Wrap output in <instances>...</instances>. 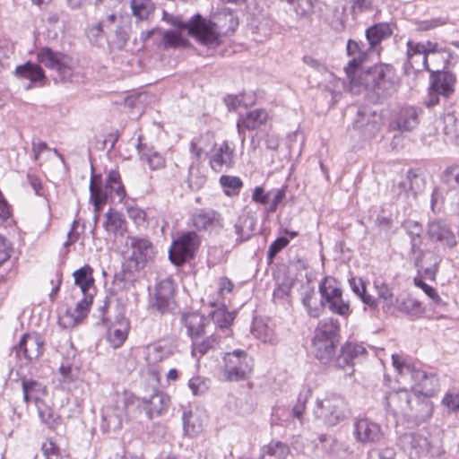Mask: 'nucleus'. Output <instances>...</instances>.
Wrapping results in <instances>:
<instances>
[{"instance_id": "1", "label": "nucleus", "mask_w": 459, "mask_h": 459, "mask_svg": "<svg viewBox=\"0 0 459 459\" xmlns=\"http://www.w3.org/2000/svg\"><path fill=\"white\" fill-rule=\"evenodd\" d=\"M349 80L350 91L352 93L368 91L378 99H385L396 91L399 78L393 65L377 64L368 68L363 66Z\"/></svg>"}, {"instance_id": "2", "label": "nucleus", "mask_w": 459, "mask_h": 459, "mask_svg": "<svg viewBox=\"0 0 459 459\" xmlns=\"http://www.w3.org/2000/svg\"><path fill=\"white\" fill-rule=\"evenodd\" d=\"M338 343V321L333 318L321 320L315 330V336L312 340V352L315 357L322 364L333 368Z\"/></svg>"}, {"instance_id": "3", "label": "nucleus", "mask_w": 459, "mask_h": 459, "mask_svg": "<svg viewBox=\"0 0 459 459\" xmlns=\"http://www.w3.org/2000/svg\"><path fill=\"white\" fill-rule=\"evenodd\" d=\"M403 227L411 238V251L413 255L419 253L415 257V265L419 271H423L424 276L435 280L438 264L441 259L432 252L423 253L420 250L422 244L421 233L422 227L414 221H406Z\"/></svg>"}, {"instance_id": "4", "label": "nucleus", "mask_w": 459, "mask_h": 459, "mask_svg": "<svg viewBox=\"0 0 459 459\" xmlns=\"http://www.w3.org/2000/svg\"><path fill=\"white\" fill-rule=\"evenodd\" d=\"M393 365L402 377H409L416 386L420 387L418 393L426 397L433 396L438 390V379L435 374L417 368L413 364L406 362L398 354L392 355Z\"/></svg>"}, {"instance_id": "5", "label": "nucleus", "mask_w": 459, "mask_h": 459, "mask_svg": "<svg viewBox=\"0 0 459 459\" xmlns=\"http://www.w3.org/2000/svg\"><path fill=\"white\" fill-rule=\"evenodd\" d=\"M171 24L178 29L186 30L188 35L195 38L199 43L210 48H214L221 44L216 23L206 20L199 13L194 15L189 22H186L174 19Z\"/></svg>"}, {"instance_id": "6", "label": "nucleus", "mask_w": 459, "mask_h": 459, "mask_svg": "<svg viewBox=\"0 0 459 459\" xmlns=\"http://www.w3.org/2000/svg\"><path fill=\"white\" fill-rule=\"evenodd\" d=\"M314 415L325 425L335 426L344 420L349 415L348 404L344 398L336 394H331L324 399L317 400L314 407Z\"/></svg>"}, {"instance_id": "7", "label": "nucleus", "mask_w": 459, "mask_h": 459, "mask_svg": "<svg viewBox=\"0 0 459 459\" xmlns=\"http://www.w3.org/2000/svg\"><path fill=\"white\" fill-rule=\"evenodd\" d=\"M97 178L93 176L91 180L90 193L91 201L94 206V212L98 213L101 206L107 202L108 196L116 194L120 200L126 195L124 186L121 182L120 174L117 170H111L107 178V182L104 187L97 186Z\"/></svg>"}, {"instance_id": "8", "label": "nucleus", "mask_w": 459, "mask_h": 459, "mask_svg": "<svg viewBox=\"0 0 459 459\" xmlns=\"http://www.w3.org/2000/svg\"><path fill=\"white\" fill-rule=\"evenodd\" d=\"M428 71L430 72V83L425 104L434 107L439 103L440 97L447 99L454 93L456 77L449 71H434L431 68Z\"/></svg>"}, {"instance_id": "9", "label": "nucleus", "mask_w": 459, "mask_h": 459, "mask_svg": "<svg viewBox=\"0 0 459 459\" xmlns=\"http://www.w3.org/2000/svg\"><path fill=\"white\" fill-rule=\"evenodd\" d=\"M223 362V376L228 381L246 380L253 369L252 359L243 350L225 353Z\"/></svg>"}, {"instance_id": "10", "label": "nucleus", "mask_w": 459, "mask_h": 459, "mask_svg": "<svg viewBox=\"0 0 459 459\" xmlns=\"http://www.w3.org/2000/svg\"><path fill=\"white\" fill-rule=\"evenodd\" d=\"M37 59L46 68L56 71L61 81L66 82L72 77L74 61L69 56L46 47L38 50Z\"/></svg>"}, {"instance_id": "11", "label": "nucleus", "mask_w": 459, "mask_h": 459, "mask_svg": "<svg viewBox=\"0 0 459 459\" xmlns=\"http://www.w3.org/2000/svg\"><path fill=\"white\" fill-rule=\"evenodd\" d=\"M200 245V238L195 231L183 233L173 244L169 252V257L177 266L184 264L193 258Z\"/></svg>"}, {"instance_id": "12", "label": "nucleus", "mask_w": 459, "mask_h": 459, "mask_svg": "<svg viewBox=\"0 0 459 459\" xmlns=\"http://www.w3.org/2000/svg\"><path fill=\"white\" fill-rule=\"evenodd\" d=\"M128 245L132 253L127 260L126 268L129 271H140L155 256L152 243L144 238L130 237Z\"/></svg>"}, {"instance_id": "13", "label": "nucleus", "mask_w": 459, "mask_h": 459, "mask_svg": "<svg viewBox=\"0 0 459 459\" xmlns=\"http://www.w3.org/2000/svg\"><path fill=\"white\" fill-rule=\"evenodd\" d=\"M366 355L367 350L362 344L348 342L341 347L333 368L343 370L346 376H351L354 372L355 363L364 359Z\"/></svg>"}, {"instance_id": "14", "label": "nucleus", "mask_w": 459, "mask_h": 459, "mask_svg": "<svg viewBox=\"0 0 459 459\" xmlns=\"http://www.w3.org/2000/svg\"><path fill=\"white\" fill-rule=\"evenodd\" d=\"M175 285L170 278L160 281L155 288L150 307L161 314L166 313L175 302Z\"/></svg>"}, {"instance_id": "15", "label": "nucleus", "mask_w": 459, "mask_h": 459, "mask_svg": "<svg viewBox=\"0 0 459 459\" xmlns=\"http://www.w3.org/2000/svg\"><path fill=\"white\" fill-rule=\"evenodd\" d=\"M413 393L407 389H399L388 393L385 399L386 411L395 418L406 419L408 411H410Z\"/></svg>"}, {"instance_id": "16", "label": "nucleus", "mask_w": 459, "mask_h": 459, "mask_svg": "<svg viewBox=\"0 0 459 459\" xmlns=\"http://www.w3.org/2000/svg\"><path fill=\"white\" fill-rule=\"evenodd\" d=\"M427 236L431 242L437 243L443 247L453 248L457 244L455 233L443 221H429L427 227Z\"/></svg>"}, {"instance_id": "17", "label": "nucleus", "mask_w": 459, "mask_h": 459, "mask_svg": "<svg viewBox=\"0 0 459 459\" xmlns=\"http://www.w3.org/2000/svg\"><path fill=\"white\" fill-rule=\"evenodd\" d=\"M353 434L356 440L362 444L377 443L384 436L380 425L367 418L354 423Z\"/></svg>"}, {"instance_id": "18", "label": "nucleus", "mask_w": 459, "mask_h": 459, "mask_svg": "<svg viewBox=\"0 0 459 459\" xmlns=\"http://www.w3.org/2000/svg\"><path fill=\"white\" fill-rule=\"evenodd\" d=\"M424 185V178L416 171L410 169L404 178L393 186V192L404 198H416L418 193L423 190Z\"/></svg>"}, {"instance_id": "19", "label": "nucleus", "mask_w": 459, "mask_h": 459, "mask_svg": "<svg viewBox=\"0 0 459 459\" xmlns=\"http://www.w3.org/2000/svg\"><path fill=\"white\" fill-rule=\"evenodd\" d=\"M43 341L39 336L24 334L13 348L16 357L24 359L26 362L39 358L43 354Z\"/></svg>"}, {"instance_id": "20", "label": "nucleus", "mask_w": 459, "mask_h": 459, "mask_svg": "<svg viewBox=\"0 0 459 459\" xmlns=\"http://www.w3.org/2000/svg\"><path fill=\"white\" fill-rule=\"evenodd\" d=\"M399 445L410 455L421 456L429 454L430 443L427 437L418 432L404 433L399 437Z\"/></svg>"}, {"instance_id": "21", "label": "nucleus", "mask_w": 459, "mask_h": 459, "mask_svg": "<svg viewBox=\"0 0 459 459\" xmlns=\"http://www.w3.org/2000/svg\"><path fill=\"white\" fill-rule=\"evenodd\" d=\"M368 51L370 50L368 48H366L364 43L353 39L348 40L347 54L351 58L345 67V72L349 79L363 67L364 63L368 59Z\"/></svg>"}, {"instance_id": "22", "label": "nucleus", "mask_w": 459, "mask_h": 459, "mask_svg": "<svg viewBox=\"0 0 459 459\" xmlns=\"http://www.w3.org/2000/svg\"><path fill=\"white\" fill-rule=\"evenodd\" d=\"M423 109L415 106H403L395 116V126L400 132H411L420 123Z\"/></svg>"}, {"instance_id": "23", "label": "nucleus", "mask_w": 459, "mask_h": 459, "mask_svg": "<svg viewBox=\"0 0 459 459\" xmlns=\"http://www.w3.org/2000/svg\"><path fill=\"white\" fill-rule=\"evenodd\" d=\"M429 398L414 392L406 420L417 424L428 420L433 411V404Z\"/></svg>"}, {"instance_id": "24", "label": "nucleus", "mask_w": 459, "mask_h": 459, "mask_svg": "<svg viewBox=\"0 0 459 459\" xmlns=\"http://www.w3.org/2000/svg\"><path fill=\"white\" fill-rule=\"evenodd\" d=\"M169 397L166 394L155 391L149 397H143L139 406L145 411L147 417L152 420L161 415L169 407Z\"/></svg>"}, {"instance_id": "25", "label": "nucleus", "mask_w": 459, "mask_h": 459, "mask_svg": "<svg viewBox=\"0 0 459 459\" xmlns=\"http://www.w3.org/2000/svg\"><path fill=\"white\" fill-rule=\"evenodd\" d=\"M268 118L264 109H255L238 118L237 129L242 143L246 139L245 130H255L264 125Z\"/></svg>"}, {"instance_id": "26", "label": "nucleus", "mask_w": 459, "mask_h": 459, "mask_svg": "<svg viewBox=\"0 0 459 459\" xmlns=\"http://www.w3.org/2000/svg\"><path fill=\"white\" fill-rule=\"evenodd\" d=\"M15 75L20 79H25L30 82L26 87L27 90H30L34 83L40 82V85H43V82L46 80L45 72L42 67L30 61L16 66Z\"/></svg>"}, {"instance_id": "27", "label": "nucleus", "mask_w": 459, "mask_h": 459, "mask_svg": "<svg viewBox=\"0 0 459 459\" xmlns=\"http://www.w3.org/2000/svg\"><path fill=\"white\" fill-rule=\"evenodd\" d=\"M182 322L187 329L191 338L200 337L206 333V328L211 325V319L199 313H190L182 316Z\"/></svg>"}, {"instance_id": "28", "label": "nucleus", "mask_w": 459, "mask_h": 459, "mask_svg": "<svg viewBox=\"0 0 459 459\" xmlns=\"http://www.w3.org/2000/svg\"><path fill=\"white\" fill-rule=\"evenodd\" d=\"M141 160L147 162L152 169H159L165 166L164 158L157 152L152 146H148L143 143V136L140 134L137 138L136 145Z\"/></svg>"}, {"instance_id": "29", "label": "nucleus", "mask_w": 459, "mask_h": 459, "mask_svg": "<svg viewBox=\"0 0 459 459\" xmlns=\"http://www.w3.org/2000/svg\"><path fill=\"white\" fill-rule=\"evenodd\" d=\"M234 150L231 149L227 141H224L219 148L215 149L210 164L213 170L221 171L222 167L230 168L233 165Z\"/></svg>"}, {"instance_id": "30", "label": "nucleus", "mask_w": 459, "mask_h": 459, "mask_svg": "<svg viewBox=\"0 0 459 459\" xmlns=\"http://www.w3.org/2000/svg\"><path fill=\"white\" fill-rule=\"evenodd\" d=\"M124 418V408L107 406L102 411L101 429L103 432L119 429Z\"/></svg>"}, {"instance_id": "31", "label": "nucleus", "mask_w": 459, "mask_h": 459, "mask_svg": "<svg viewBox=\"0 0 459 459\" xmlns=\"http://www.w3.org/2000/svg\"><path fill=\"white\" fill-rule=\"evenodd\" d=\"M376 114L359 110L354 120V127L360 130L365 137H372L379 130Z\"/></svg>"}, {"instance_id": "32", "label": "nucleus", "mask_w": 459, "mask_h": 459, "mask_svg": "<svg viewBox=\"0 0 459 459\" xmlns=\"http://www.w3.org/2000/svg\"><path fill=\"white\" fill-rule=\"evenodd\" d=\"M393 33L390 24L387 22L377 23L366 30V38L368 42V49L374 51L382 40L388 39Z\"/></svg>"}, {"instance_id": "33", "label": "nucleus", "mask_w": 459, "mask_h": 459, "mask_svg": "<svg viewBox=\"0 0 459 459\" xmlns=\"http://www.w3.org/2000/svg\"><path fill=\"white\" fill-rule=\"evenodd\" d=\"M37 411L41 421L50 429H56L62 421L60 415L42 399H37Z\"/></svg>"}, {"instance_id": "34", "label": "nucleus", "mask_w": 459, "mask_h": 459, "mask_svg": "<svg viewBox=\"0 0 459 459\" xmlns=\"http://www.w3.org/2000/svg\"><path fill=\"white\" fill-rule=\"evenodd\" d=\"M129 324L126 318H122L112 325L108 330V341L113 348L120 347L127 337Z\"/></svg>"}, {"instance_id": "35", "label": "nucleus", "mask_w": 459, "mask_h": 459, "mask_svg": "<svg viewBox=\"0 0 459 459\" xmlns=\"http://www.w3.org/2000/svg\"><path fill=\"white\" fill-rule=\"evenodd\" d=\"M173 354L172 347L163 342H158L147 347L146 360L149 364H157Z\"/></svg>"}, {"instance_id": "36", "label": "nucleus", "mask_w": 459, "mask_h": 459, "mask_svg": "<svg viewBox=\"0 0 459 459\" xmlns=\"http://www.w3.org/2000/svg\"><path fill=\"white\" fill-rule=\"evenodd\" d=\"M290 453L289 446L281 441H272L261 449L260 459H286Z\"/></svg>"}, {"instance_id": "37", "label": "nucleus", "mask_w": 459, "mask_h": 459, "mask_svg": "<svg viewBox=\"0 0 459 459\" xmlns=\"http://www.w3.org/2000/svg\"><path fill=\"white\" fill-rule=\"evenodd\" d=\"M220 213L214 210L203 209L192 217L194 226L198 230H208L220 221Z\"/></svg>"}, {"instance_id": "38", "label": "nucleus", "mask_w": 459, "mask_h": 459, "mask_svg": "<svg viewBox=\"0 0 459 459\" xmlns=\"http://www.w3.org/2000/svg\"><path fill=\"white\" fill-rule=\"evenodd\" d=\"M92 272L93 270L90 265H84L74 273V282L80 287L82 294L91 293V290L94 289Z\"/></svg>"}, {"instance_id": "39", "label": "nucleus", "mask_w": 459, "mask_h": 459, "mask_svg": "<svg viewBox=\"0 0 459 459\" xmlns=\"http://www.w3.org/2000/svg\"><path fill=\"white\" fill-rule=\"evenodd\" d=\"M183 428L186 435L194 437L204 429V421L197 412L184 411L182 414Z\"/></svg>"}, {"instance_id": "40", "label": "nucleus", "mask_w": 459, "mask_h": 459, "mask_svg": "<svg viewBox=\"0 0 459 459\" xmlns=\"http://www.w3.org/2000/svg\"><path fill=\"white\" fill-rule=\"evenodd\" d=\"M22 386L23 398L27 403L33 400L37 404V399H41L40 395L46 392V387L35 380L22 379Z\"/></svg>"}, {"instance_id": "41", "label": "nucleus", "mask_w": 459, "mask_h": 459, "mask_svg": "<svg viewBox=\"0 0 459 459\" xmlns=\"http://www.w3.org/2000/svg\"><path fill=\"white\" fill-rule=\"evenodd\" d=\"M106 39L110 46L122 49L129 39L126 27L119 23L110 32H107Z\"/></svg>"}, {"instance_id": "42", "label": "nucleus", "mask_w": 459, "mask_h": 459, "mask_svg": "<svg viewBox=\"0 0 459 459\" xmlns=\"http://www.w3.org/2000/svg\"><path fill=\"white\" fill-rule=\"evenodd\" d=\"M106 218L107 220L104 222L106 230L114 234L123 235L126 228V221L122 215L117 212H112V210H110L106 213Z\"/></svg>"}, {"instance_id": "43", "label": "nucleus", "mask_w": 459, "mask_h": 459, "mask_svg": "<svg viewBox=\"0 0 459 459\" xmlns=\"http://www.w3.org/2000/svg\"><path fill=\"white\" fill-rule=\"evenodd\" d=\"M132 13L140 21L148 20L155 7L152 0H131Z\"/></svg>"}, {"instance_id": "44", "label": "nucleus", "mask_w": 459, "mask_h": 459, "mask_svg": "<svg viewBox=\"0 0 459 459\" xmlns=\"http://www.w3.org/2000/svg\"><path fill=\"white\" fill-rule=\"evenodd\" d=\"M93 293L83 294V299L77 302L75 307L73 310H69L71 317L75 323L81 322L87 316L89 307L92 303Z\"/></svg>"}, {"instance_id": "45", "label": "nucleus", "mask_w": 459, "mask_h": 459, "mask_svg": "<svg viewBox=\"0 0 459 459\" xmlns=\"http://www.w3.org/2000/svg\"><path fill=\"white\" fill-rule=\"evenodd\" d=\"M302 303L310 316L315 318L319 317L324 304H321V301L318 304L316 292L313 289L307 290L303 293Z\"/></svg>"}, {"instance_id": "46", "label": "nucleus", "mask_w": 459, "mask_h": 459, "mask_svg": "<svg viewBox=\"0 0 459 459\" xmlns=\"http://www.w3.org/2000/svg\"><path fill=\"white\" fill-rule=\"evenodd\" d=\"M320 449L324 453V459H339L338 440L332 436L319 437Z\"/></svg>"}, {"instance_id": "47", "label": "nucleus", "mask_w": 459, "mask_h": 459, "mask_svg": "<svg viewBox=\"0 0 459 459\" xmlns=\"http://www.w3.org/2000/svg\"><path fill=\"white\" fill-rule=\"evenodd\" d=\"M220 183L225 194L229 196L237 195L243 186L242 180L238 177L234 176L223 175L220 178Z\"/></svg>"}, {"instance_id": "48", "label": "nucleus", "mask_w": 459, "mask_h": 459, "mask_svg": "<svg viewBox=\"0 0 459 459\" xmlns=\"http://www.w3.org/2000/svg\"><path fill=\"white\" fill-rule=\"evenodd\" d=\"M374 286L377 290L378 298L385 301L383 308L385 310H389L390 307L394 305V294L392 290L384 281L379 279L374 281Z\"/></svg>"}, {"instance_id": "49", "label": "nucleus", "mask_w": 459, "mask_h": 459, "mask_svg": "<svg viewBox=\"0 0 459 459\" xmlns=\"http://www.w3.org/2000/svg\"><path fill=\"white\" fill-rule=\"evenodd\" d=\"M444 128L443 132L446 137V141L451 143L457 144L459 138L458 125L455 118L453 116L448 115L444 118Z\"/></svg>"}, {"instance_id": "50", "label": "nucleus", "mask_w": 459, "mask_h": 459, "mask_svg": "<svg viewBox=\"0 0 459 459\" xmlns=\"http://www.w3.org/2000/svg\"><path fill=\"white\" fill-rule=\"evenodd\" d=\"M397 308L400 312L411 316H419L423 312L421 304L412 298H407L399 302L397 304Z\"/></svg>"}, {"instance_id": "51", "label": "nucleus", "mask_w": 459, "mask_h": 459, "mask_svg": "<svg viewBox=\"0 0 459 459\" xmlns=\"http://www.w3.org/2000/svg\"><path fill=\"white\" fill-rule=\"evenodd\" d=\"M319 291L322 296L321 304L324 305L342 293L340 288L332 286L326 278L320 283Z\"/></svg>"}, {"instance_id": "52", "label": "nucleus", "mask_w": 459, "mask_h": 459, "mask_svg": "<svg viewBox=\"0 0 459 459\" xmlns=\"http://www.w3.org/2000/svg\"><path fill=\"white\" fill-rule=\"evenodd\" d=\"M289 4L294 6L298 16L307 18L311 15L314 4L316 0H287Z\"/></svg>"}, {"instance_id": "53", "label": "nucleus", "mask_w": 459, "mask_h": 459, "mask_svg": "<svg viewBox=\"0 0 459 459\" xmlns=\"http://www.w3.org/2000/svg\"><path fill=\"white\" fill-rule=\"evenodd\" d=\"M254 224L251 220L245 218L240 219L234 226L235 232L238 235V240L243 242L247 240L253 231Z\"/></svg>"}, {"instance_id": "54", "label": "nucleus", "mask_w": 459, "mask_h": 459, "mask_svg": "<svg viewBox=\"0 0 459 459\" xmlns=\"http://www.w3.org/2000/svg\"><path fill=\"white\" fill-rule=\"evenodd\" d=\"M217 344V338L213 335H211L201 342H194L192 347V353L194 356H196L197 354H199V356H204L210 350L214 349Z\"/></svg>"}, {"instance_id": "55", "label": "nucleus", "mask_w": 459, "mask_h": 459, "mask_svg": "<svg viewBox=\"0 0 459 459\" xmlns=\"http://www.w3.org/2000/svg\"><path fill=\"white\" fill-rule=\"evenodd\" d=\"M325 305H327L333 313L338 314L340 316H346L350 313L349 303L342 299V293L336 297L334 299L325 303Z\"/></svg>"}, {"instance_id": "56", "label": "nucleus", "mask_w": 459, "mask_h": 459, "mask_svg": "<svg viewBox=\"0 0 459 459\" xmlns=\"http://www.w3.org/2000/svg\"><path fill=\"white\" fill-rule=\"evenodd\" d=\"M162 43L165 48H178L179 46H185L187 40L174 30H167L163 33Z\"/></svg>"}, {"instance_id": "57", "label": "nucleus", "mask_w": 459, "mask_h": 459, "mask_svg": "<svg viewBox=\"0 0 459 459\" xmlns=\"http://www.w3.org/2000/svg\"><path fill=\"white\" fill-rule=\"evenodd\" d=\"M414 284L420 288L426 293V295H428V297L432 299L435 305L441 307L445 306V302L439 297L437 290L433 287L425 283L420 278H414Z\"/></svg>"}, {"instance_id": "58", "label": "nucleus", "mask_w": 459, "mask_h": 459, "mask_svg": "<svg viewBox=\"0 0 459 459\" xmlns=\"http://www.w3.org/2000/svg\"><path fill=\"white\" fill-rule=\"evenodd\" d=\"M210 316H212V320L213 323L218 325V326L221 329L229 328L233 322V316L231 314L224 310L213 311L210 314Z\"/></svg>"}, {"instance_id": "59", "label": "nucleus", "mask_w": 459, "mask_h": 459, "mask_svg": "<svg viewBox=\"0 0 459 459\" xmlns=\"http://www.w3.org/2000/svg\"><path fill=\"white\" fill-rule=\"evenodd\" d=\"M307 401V394H299L298 397L297 403L293 406L291 410V416L295 419H298L300 423H303L306 403Z\"/></svg>"}, {"instance_id": "60", "label": "nucleus", "mask_w": 459, "mask_h": 459, "mask_svg": "<svg viewBox=\"0 0 459 459\" xmlns=\"http://www.w3.org/2000/svg\"><path fill=\"white\" fill-rule=\"evenodd\" d=\"M289 239L285 237H280L275 239L269 247L267 251V259L272 262L273 258L281 252L288 244Z\"/></svg>"}, {"instance_id": "61", "label": "nucleus", "mask_w": 459, "mask_h": 459, "mask_svg": "<svg viewBox=\"0 0 459 459\" xmlns=\"http://www.w3.org/2000/svg\"><path fill=\"white\" fill-rule=\"evenodd\" d=\"M422 44L425 48L424 56H422V58H421L422 59V66L426 70H429L430 67L429 65V58L434 57L437 55V44L431 42V41H427Z\"/></svg>"}, {"instance_id": "62", "label": "nucleus", "mask_w": 459, "mask_h": 459, "mask_svg": "<svg viewBox=\"0 0 459 459\" xmlns=\"http://www.w3.org/2000/svg\"><path fill=\"white\" fill-rule=\"evenodd\" d=\"M188 386L195 395L202 394L208 389L206 381L200 377H192L188 382Z\"/></svg>"}, {"instance_id": "63", "label": "nucleus", "mask_w": 459, "mask_h": 459, "mask_svg": "<svg viewBox=\"0 0 459 459\" xmlns=\"http://www.w3.org/2000/svg\"><path fill=\"white\" fill-rule=\"evenodd\" d=\"M127 213L128 217L138 226H143L146 221V213L139 207L128 208Z\"/></svg>"}, {"instance_id": "64", "label": "nucleus", "mask_w": 459, "mask_h": 459, "mask_svg": "<svg viewBox=\"0 0 459 459\" xmlns=\"http://www.w3.org/2000/svg\"><path fill=\"white\" fill-rule=\"evenodd\" d=\"M395 452L391 447H385L382 450H371L368 452L369 459H394Z\"/></svg>"}]
</instances>
